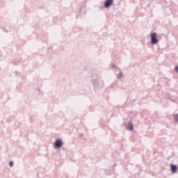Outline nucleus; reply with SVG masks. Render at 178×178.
<instances>
[{"instance_id":"obj_5","label":"nucleus","mask_w":178,"mask_h":178,"mask_svg":"<svg viewBox=\"0 0 178 178\" xmlns=\"http://www.w3.org/2000/svg\"><path fill=\"white\" fill-rule=\"evenodd\" d=\"M127 129L128 130H133V124H129V125L127 126Z\"/></svg>"},{"instance_id":"obj_1","label":"nucleus","mask_w":178,"mask_h":178,"mask_svg":"<svg viewBox=\"0 0 178 178\" xmlns=\"http://www.w3.org/2000/svg\"><path fill=\"white\" fill-rule=\"evenodd\" d=\"M151 42L153 44H158V35L156 33L151 34Z\"/></svg>"},{"instance_id":"obj_2","label":"nucleus","mask_w":178,"mask_h":178,"mask_svg":"<svg viewBox=\"0 0 178 178\" xmlns=\"http://www.w3.org/2000/svg\"><path fill=\"white\" fill-rule=\"evenodd\" d=\"M63 145V143L62 142V140L57 139L54 143L55 148H59Z\"/></svg>"},{"instance_id":"obj_9","label":"nucleus","mask_w":178,"mask_h":178,"mask_svg":"<svg viewBox=\"0 0 178 178\" xmlns=\"http://www.w3.org/2000/svg\"><path fill=\"white\" fill-rule=\"evenodd\" d=\"M175 70H176V72L178 73V66L175 67Z\"/></svg>"},{"instance_id":"obj_8","label":"nucleus","mask_w":178,"mask_h":178,"mask_svg":"<svg viewBox=\"0 0 178 178\" xmlns=\"http://www.w3.org/2000/svg\"><path fill=\"white\" fill-rule=\"evenodd\" d=\"M122 76V74H118V79H121Z\"/></svg>"},{"instance_id":"obj_7","label":"nucleus","mask_w":178,"mask_h":178,"mask_svg":"<svg viewBox=\"0 0 178 178\" xmlns=\"http://www.w3.org/2000/svg\"><path fill=\"white\" fill-rule=\"evenodd\" d=\"M175 120L178 122V115H175Z\"/></svg>"},{"instance_id":"obj_6","label":"nucleus","mask_w":178,"mask_h":178,"mask_svg":"<svg viewBox=\"0 0 178 178\" xmlns=\"http://www.w3.org/2000/svg\"><path fill=\"white\" fill-rule=\"evenodd\" d=\"M9 166H10V168H12V166H13V161H10V162L9 163Z\"/></svg>"},{"instance_id":"obj_4","label":"nucleus","mask_w":178,"mask_h":178,"mask_svg":"<svg viewBox=\"0 0 178 178\" xmlns=\"http://www.w3.org/2000/svg\"><path fill=\"white\" fill-rule=\"evenodd\" d=\"M170 169H171L172 173H176L177 172V166L173 164L170 165Z\"/></svg>"},{"instance_id":"obj_3","label":"nucleus","mask_w":178,"mask_h":178,"mask_svg":"<svg viewBox=\"0 0 178 178\" xmlns=\"http://www.w3.org/2000/svg\"><path fill=\"white\" fill-rule=\"evenodd\" d=\"M113 3V0H106L104 4L105 8H109Z\"/></svg>"}]
</instances>
